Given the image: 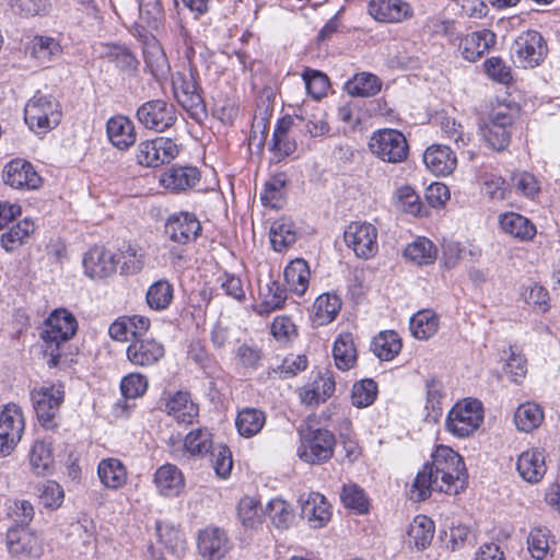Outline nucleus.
I'll return each mask as SVG.
<instances>
[{"label":"nucleus","instance_id":"nucleus-1","mask_svg":"<svg viewBox=\"0 0 560 560\" xmlns=\"http://www.w3.org/2000/svg\"><path fill=\"white\" fill-rule=\"evenodd\" d=\"M465 487L466 468L462 456L451 447L440 445L432 454V462L418 471L410 487V498L420 502L432 491L457 494Z\"/></svg>","mask_w":560,"mask_h":560},{"label":"nucleus","instance_id":"nucleus-2","mask_svg":"<svg viewBox=\"0 0 560 560\" xmlns=\"http://www.w3.org/2000/svg\"><path fill=\"white\" fill-rule=\"evenodd\" d=\"M61 108L51 95L37 92L25 105L24 120L28 128L37 135L47 133L60 124Z\"/></svg>","mask_w":560,"mask_h":560},{"label":"nucleus","instance_id":"nucleus-3","mask_svg":"<svg viewBox=\"0 0 560 560\" xmlns=\"http://www.w3.org/2000/svg\"><path fill=\"white\" fill-rule=\"evenodd\" d=\"M172 88L174 97L191 118L201 121L207 117L202 90L197 82L196 72L191 68L174 73Z\"/></svg>","mask_w":560,"mask_h":560},{"label":"nucleus","instance_id":"nucleus-4","mask_svg":"<svg viewBox=\"0 0 560 560\" xmlns=\"http://www.w3.org/2000/svg\"><path fill=\"white\" fill-rule=\"evenodd\" d=\"M299 434L300 445L296 454L301 460L311 465H320L332 457L336 438L329 430L306 427L301 429Z\"/></svg>","mask_w":560,"mask_h":560},{"label":"nucleus","instance_id":"nucleus-5","mask_svg":"<svg viewBox=\"0 0 560 560\" xmlns=\"http://www.w3.org/2000/svg\"><path fill=\"white\" fill-rule=\"evenodd\" d=\"M77 326L75 317L63 308L54 311L46 319L40 336L46 343L45 351L50 355V366L57 365L60 358L58 348L75 334Z\"/></svg>","mask_w":560,"mask_h":560},{"label":"nucleus","instance_id":"nucleus-6","mask_svg":"<svg viewBox=\"0 0 560 560\" xmlns=\"http://www.w3.org/2000/svg\"><path fill=\"white\" fill-rule=\"evenodd\" d=\"M483 421L482 405L477 399H464L457 402L448 412L446 429L458 438L472 434Z\"/></svg>","mask_w":560,"mask_h":560},{"label":"nucleus","instance_id":"nucleus-7","mask_svg":"<svg viewBox=\"0 0 560 560\" xmlns=\"http://www.w3.org/2000/svg\"><path fill=\"white\" fill-rule=\"evenodd\" d=\"M369 148L373 155L393 164L405 161L409 152L405 136L396 129H381L373 132Z\"/></svg>","mask_w":560,"mask_h":560},{"label":"nucleus","instance_id":"nucleus-8","mask_svg":"<svg viewBox=\"0 0 560 560\" xmlns=\"http://www.w3.org/2000/svg\"><path fill=\"white\" fill-rule=\"evenodd\" d=\"M31 399L39 423L46 429H54L57 425L55 418L65 399L63 386L50 384L34 388Z\"/></svg>","mask_w":560,"mask_h":560},{"label":"nucleus","instance_id":"nucleus-9","mask_svg":"<svg viewBox=\"0 0 560 560\" xmlns=\"http://www.w3.org/2000/svg\"><path fill=\"white\" fill-rule=\"evenodd\" d=\"M377 228L369 222H351L343 233L346 245L361 259H370L377 254Z\"/></svg>","mask_w":560,"mask_h":560},{"label":"nucleus","instance_id":"nucleus-10","mask_svg":"<svg viewBox=\"0 0 560 560\" xmlns=\"http://www.w3.org/2000/svg\"><path fill=\"white\" fill-rule=\"evenodd\" d=\"M178 153L179 149L174 140L166 137H156L141 141L138 144L136 161L141 166L158 167L173 161Z\"/></svg>","mask_w":560,"mask_h":560},{"label":"nucleus","instance_id":"nucleus-11","mask_svg":"<svg viewBox=\"0 0 560 560\" xmlns=\"http://www.w3.org/2000/svg\"><path fill=\"white\" fill-rule=\"evenodd\" d=\"M546 45L540 33L526 31L520 34L511 47V56L515 65L522 68H534L546 55Z\"/></svg>","mask_w":560,"mask_h":560},{"label":"nucleus","instance_id":"nucleus-12","mask_svg":"<svg viewBox=\"0 0 560 560\" xmlns=\"http://www.w3.org/2000/svg\"><path fill=\"white\" fill-rule=\"evenodd\" d=\"M512 115L506 108L493 110L480 125V132L487 144L495 150H504L511 139Z\"/></svg>","mask_w":560,"mask_h":560},{"label":"nucleus","instance_id":"nucleus-13","mask_svg":"<svg viewBox=\"0 0 560 560\" xmlns=\"http://www.w3.org/2000/svg\"><path fill=\"white\" fill-rule=\"evenodd\" d=\"M25 423L21 408L15 404L0 411V456L9 455L20 442Z\"/></svg>","mask_w":560,"mask_h":560},{"label":"nucleus","instance_id":"nucleus-14","mask_svg":"<svg viewBox=\"0 0 560 560\" xmlns=\"http://www.w3.org/2000/svg\"><path fill=\"white\" fill-rule=\"evenodd\" d=\"M137 119L147 129L163 132L175 124L177 117L173 105L163 100H153L138 108Z\"/></svg>","mask_w":560,"mask_h":560},{"label":"nucleus","instance_id":"nucleus-15","mask_svg":"<svg viewBox=\"0 0 560 560\" xmlns=\"http://www.w3.org/2000/svg\"><path fill=\"white\" fill-rule=\"evenodd\" d=\"M119 264L117 255L103 245L92 246L82 258L84 275L93 280L113 276Z\"/></svg>","mask_w":560,"mask_h":560},{"label":"nucleus","instance_id":"nucleus-16","mask_svg":"<svg viewBox=\"0 0 560 560\" xmlns=\"http://www.w3.org/2000/svg\"><path fill=\"white\" fill-rule=\"evenodd\" d=\"M201 232V223L190 212H177L170 215L164 225L166 237L175 244L187 245L197 240Z\"/></svg>","mask_w":560,"mask_h":560},{"label":"nucleus","instance_id":"nucleus-17","mask_svg":"<svg viewBox=\"0 0 560 560\" xmlns=\"http://www.w3.org/2000/svg\"><path fill=\"white\" fill-rule=\"evenodd\" d=\"M7 547L14 557L39 558L44 553L43 539L24 526L12 527L8 530Z\"/></svg>","mask_w":560,"mask_h":560},{"label":"nucleus","instance_id":"nucleus-18","mask_svg":"<svg viewBox=\"0 0 560 560\" xmlns=\"http://www.w3.org/2000/svg\"><path fill=\"white\" fill-rule=\"evenodd\" d=\"M126 354L132 365L150 368L164 358L165 348L154 338H135L127 347Z\"/></svg>","mask_w":560,"mask_h":560},{"label":"nucleus","instance_id":"nucleus-19","mask_svg":"<svg viewBox=\"0 0 560 560\" xmlns=\"http://www.w3.org/2000/svg\"><path fill=\"white\" fill-rule=\"evenodd\" d=\"M213 450L212 433L206 428L190 431L183 443V446H170V453L177 460H187L191 457H203Z\"/></svg>","mask_w":560,"mask_h":560},{"label":"nucleus","instance_id":"nucleus-20","mask_svg":"<svg viewBox=\"0 0 560 560\" xmlns=\"http://www.w3.org/2000/svg\"><path fill=\"white\" fill-rule=\"evenodd\" d=\"M369 14L381 23H401L413 16L410 3L402 0H370Z\"/></svg>","mask_w":560,"mask_h":560},{"label":"nucleus","instance_id":"nucleus-21","mask_svg":"<svg viewBox=\"0 0 560 560\" xmlns=\"http://www.w3.org/2000/svg\"><path fill=\"white\" fill-rule=\"evenodd\" d=\"M4 182L16 189H37L42 177L28 161L15 159L4 167Z\"/></svg>","mask_w":560,"mask_h":560},{"label":"nucleus","instance_id":"nucleus-22","mask_svg":"<svg viewBox=\"0 0 560 560\" xmlns=\"http://www.w3.org/2000/svg\"><path fill=\"white\" fill-rule=\"evenodd\" d=\"M495 44V34L490 30H481L467 34L460 38L459 50L462 57L475 62L479 60Z\"/></svg>","mask_w":560,"mask_h":560},{"label":"nucleus","instance_id":"nucleus-23","mask_svg":"<svg viewBox=\"0 0 560 560\" xmlns=\"http://www.w3.org/2000/svg\"><path fill=\"white\" fill-rule=\"evenodd\" d=\"M155 488L162 497H177L185 488V479L180 469L173 464L162 465L153 476Z\"/></svg>","mask_w":560,"mask_h":560},{"label":"nucleus","instance_id":"nucleus-24","mask_svg":"<svg viewBox=\"0 0 560 560\" xmlns=\"http://www.w3.org/2000/svg\"><path fill=\"white\" fill-rule=\"evenodd\" d=\"M198 549L202 557L220 560L229 550V540L223 530L208 527L199 533Z\"/></svg>","mask_w":560,"mask_h":560},{"label":"nucleus","instance_id":"nucleus-25","mask_svg":"<svg viewBox=\"0 0 560 560\" xmlns=\"http://www.w3.org/2000/svg\"><path fill=\"white\" fill-rule=\"evenodd\" d=\"M425 166L435 175L446 176L457 166L455 153L447 145H431L423 154Z\"/></svg>","mask_w":560,"mask_h":560},{"label":"nucleus","instance_id":"nucleus-26","mask_svg":"<svg viewBox=\"0 0 560 560\" xmlns=\"http://www.w3.org/2000/svg\"><path fill=\"white\" fill-rule=\"evenodd\" d=\"M199 171L191 166H172L160 176V184L171 191H184L199 182Z\"/></svg>","mask_w":560,"mask_h":560},{"label":"nucleus","instance_id":"nucleus-27","mask_svg":"<svg viewBox=\"0 0 560 560\" xmlns=\"http://www.w3.org/2000/svg\"><path fill=\"white\" fill-rule=\"evenodd\" d=\"M516 469L525 481H540L547 470L544 451L532 448L523 452L517 458Z\"/></svg>","mask_w":560,"mask_h":560},{"label":"nucleus","instance_id":"nucleus-28","mask_svg":"<svg viewBox=\"0 0 560 560\" xmlns=\"http://www.w3.org/2000/svg\"><path fill=\"white\" fill-rule=\"evenodd\" d=\"M500 229L520 242L532 241L536 233L535 224L526 217L516 212H505L499 217Z\"/></svg>","mask_w":560,"mask_h":560},{"label":"nucleus","instance_id":"nucleus-29","mask_svg":"<svg viewBox=\"0 0 560 560\" xmlns=\"http://www.w3.org/2000/svg\"><path fill=\"white\" fill-rule=\"evenodd\" d=\"M302 517L307 520L311 527L320 528L327 524L331 516L330 505L326 498L318 493L312 492L302 502Z\"/></svg>","mask_w":560,"mask_h":560},{"label":"nucleus","instance_id":"nucleus-30","mask_svg":"<svg viewBox=\"0 0 560 560\" xmlns=\"http://www.w3.org/2000/svg\"><path fill=\"white\" fill-rule=\"evenodd\" d=\"M106 131L112 144L119 150H126L136 142L133 122L126 116L117 115L108 119Z\"/></svg>","mask_w":560,"mask_h":560},{"label":"nucleus","instance_id":"nucleus-31","mask_svg":"<svg viewBox=\"0 0 560 560\" xmlns=\"http://www.w3.org/2000/svg\"><path fill=\"white\" fill-rule=\"evenodd\" d=\"M335 387L336 382L332 373L326 370L324 373H319L308 386L301 389L300 398L304 404L317 405L329 398L334 394Z\"/></svg>","mask_w":560,"mask_h":560},{"label":"nucleus","instance_id":"nucleus-32","mask_svg":"<svg viewBox=\"0 0 560 560\" xmlns=\"http://www.w3.org/2000/svg\"><path fill=\"white\" fill-rule=\"evenodd\" d=\"M165 411L179 424H190L197 418L199 409L188 393L177 392L167 400Z\"/></svg>","mask_w":560,"mask_h":560},{"label":"nucleus","instance_id":"nucleus-33","mask_svg":"<svg viewBox=\"0 0 560 560\" xmlns=\"http://www.w3.org/2000/svg\"><path fill=\"white\" fill-rule=\"evenodd\" d=\"M434 532V522L430 517L417 515L408 527L406 541L417 550H424L431 545Z\"/></svg>","mask_w":560,"mask_h":560},{"label":"nucleus","instance_id":"nucleus-34","mask_svg":"<svg viewBox=\"0 0 560 560\" xmlns=\"http://www.w3.org/2000/svg\"><path fill=\"white\" fill-rule=\"evenodd\" d=\"M97 475L101 482L108 489L117 490L127 481V469L117 458H105L98 463Z\"/></svg>","mask_w":560,"mask_h":560},{"label":"nucleus","instance_id":"nucleus-35","mask_svg":"<svg viewBox=\"0 0 560 560\" xmlns=\"http://www.w3.org/2000/svg\"><path fill=\"white\" fill-rule=\"evenodd\" d=\"M30 56L39 65H47L60 56L62 49L58 40L50 36H35L26 46Z\"/></svg>","mask_w":560,"mask_h":560},{"label":"nucleus","instance_id":"nucleus-36","mask_svg":"<svg viewBox=\"0 0 560 560\" xmlns=\"http://www.w3.org/2000/svg\"><path fill=\"white\" fill-rule=\"evenodd\" d=\"M266 423V413L257 408L246 407L238 411L235 425L240 435L252 438L258 434Z\"/></svg>","mask_w":560,"mask_h":560},{"label":"nucleus","instance_id":"nucleus-37","mask_svg":"<svg viewBox=\"0 0 560 560\" xmlns=\"http://www.w3.org/2000/svg\"><path fill=\"white\" fill-rule=\"evenodd\" d=\"M310 268L304 259L292 260L284 269V279L291 292L303 295L308 287Z\"/></svg>","mask_w":560,"mask_h":560},{"label":"nucleus","instance_id":"nucleus-38","mask_svg":"<svg viewBox=\"0 0 560 560\" xmlns=\"http://www.w3.org/2000/svg\"><path fill=\"white\" fill-rule=\"evenodd\" d=\"M332 355L336 366L341 371H348L357 362V349L351 334H340L334 343Z\"/></svg>","mask_w":560,"mask_h":560},{"label":"nucleus","instance_id":"nucleus-39","mask_svg":"<svg viewBox=\"0 0 560 560\" xmlns=\"http://www.w3.org/2000/svg\"><path fill=\"white\" fill-rule=\"evenodd\" d=\"M371 350L380 360L390 361L400 352L401 340L393 330L382 331L373 338Z\"/></svg>","mask_w":560,"mask_h":560},{"label":"nucleus","instance_id":"nucleus-40","mask_svg":"<svg viewBox=\"0 0 560 560\" xmlns=\"http://www.w3.org/2000/svg\"><path fill=\"white\" fill-rule=\"evenodd\" d=\"M439 317L430 310H422L410 319V331L420 340H427L434 336L439 329Z\"/></svg>","mask_w":560,"mask_h":560},{"label":"nucleus","instance_id":"nucleus-41","mask_svg":"<svg viewBox=\"0 0 560 560\" xmlns=\"http://www.w3.org/2000/svg\"><path fill=\"white\" fill-rule=\"evenodd\" d=\"M382 82L377 75L361 72L346 83V90L351 96L371 97L380 92Z\"/></svg>","mask_w":560,"mask_h":560},{"label":"nucleus","instance_id":"nucleus-42","mask_svg":"<svg viewBox=\"0 0 560 560\" xmlns=\"http://www.w3.org/2000/svg\"><path fill=\"white\" fill-rule=\"evenodd\" d=\"M287 176L283 173L273 175L265 184L260 194V200L264 206L272 209H280L284 203Z\"/></svg>","mask_w":560,"mask_h":560},{"label":"nucleus","instance_id":"nucleus-43","mask_svg":"<svg viewBox=\"0 0 560 560\" xmlns=\"http://www.w3.org/2000/svg\"><path fill=\"white\" fill-rule=\"evenodd\" d=\"M260 296L261 302L257 305V312L261 315L281 308L287 300L285 290L277 281H270L260 288Z\"/></svg>","mask_w":560,"mask_h":560},{"label":"nucleus","instance_id":"nucleus-44","mask_svg":"<svg viewBox=\"0 0 560 560\" xmlns=\"http://www.w3.org/2000/svg\"><path fill=\"white\" fill-rule=\"evenodd\" d=\"M138 25L143 30L158 31L164 21V12L160 0H139Z\"/></svg>","mask_w":560,"mask_h":560},{"label":"nucleus","instance_id":"nucleus-45","mask_svg":"<svg viewBox=\"0 0 560 560\" xmlns=\"http://www.w3.org/2000/svg\"><path fill=\"white\" fill-rule=\"evenodd\" d=\"M30 464L36 475L49 474L54 464L51 444L46 441H36L30 453Z\"/></svg>","mask_w":560,"mask_h":560},{"label":"nucleus","instance_id":"nucleus-46","mask_svg":"<svg viewBox=\"0 0 560 560\" xmlns=\"http://www.w3.org/2000/svg\"><path fill=\"white\" fill-rule=\"evenodd\" d=\"M544 413L541 408L534 402L521 405L514 413L516 428L523 432H530L542 422Z\"/></svg>","mask_w":560,"mask_h":560},{"label":"nucleus","instance_id":"nucleus-47","mask_svg":"<svg viewBox=\"0 0 560 560\" xmlns=\"http://www.w3.org/2000/svg\"><path fill=\"white\" fill-rule=\"evenodd\" d=\"M173 285L164 279L152 283L147 291V303L155 311L166 310L173 301Z\"/></svg>","mask_w":560,"mask_h":560},{"label":"nucleus","instance_id":"nucleus-48","mask_svg":"<svg viewBox=\"0 0 560 560\" xmlns=\"http://www.w3.org/2000/svg\"><path fill=\"white\" fill-rule=\"evenodd\" d=\"M296 232L294 224L287 219H280L272 223L270 229V242L277 252H281L294 244Z\"/></svg>","mask_w":560,"mask_h":560},{"label":"nucleus","instance_id":"nucleus-49","mask_svg":"<svg viewBox=\"0 0 560 560\" xmlns=\"http://www.w3.org/2000/svg\"><path fill=\"white\" fill-rule=\"evenodd\" d=\"M438 255L435 245L425 237H419L405 248V257L417 265L432 264Z\"/></svg>","mask_w":560,"mask_h":560},{"label":"nucleus","instance_id":"nucleus-50","mask_svg":"<svg viewBox=\"0 0 560 560\" xmlns=\"http://www.w3.org/2000/svg\"><path fill=\"white\" fill-rule=\"evenodd\" d=\"M35 225L33 221L24 219L13 224L7 232L1 235V245L7 252H12L20 247L24 241L34 232Z\"/></svg>","mask_w":560,"mask_h":560},{"label":"nucleus","instance_id":"nucleus-51","mask_svg":"<svg viewBox=\"0 0 560 560\" xmlns=\"http://www.w3.org/2000/svg\"><path fill=\"white\" fill-rule=\"evenodd\" d=\"M155 532L159 541L173 553H180L185 550V540L179 530L170 522H156Z\"/></svg>","mask_w":560,"mask_h":560},{"label":"nucleus","instance_id":"nucleus-52","mask_svg":"<svg viewBox=\"0 0 560 560\" xmlns=\"http://www.w3.org/2000/svg\"><path fill=\"white\" fill-rule=\"evenodd\" d=\"M341 308V301L336 294H322L314 303L316 320L319 325H325L335 319Z\"/></svg>","mask_w":560,"mask_h":560},{"label":"nucleus","instance_id":"nucleus-53","mask_svg":"<svg viewBox=\"0 0 560 560\" xmlns=\"http://www.w3.org/2000/svg\"><path fill=\"white\" fill-rule=\"evenodd\" d=\"M550 530L547 527H534L527 537V548L532 557L542 560L550 548Z\"/></svg>","mask_w":560,"mask_h":560},{"label":"nucleus","instance_id":"nucleus-54","mask_svg":"<svg viewBox=\"0 0 560 560\" xmlns=\"http://www.w3.org/2000/svg\"><path fill=\"white\" fill-rule=\"evenodd\" d=\"M479 255L477 248H466L457 242H444L442 244V258L447 268L455 267L459 260L466 259L468 256L474 259Z\"/></svg>","mask_w":560,"mask_h":560},{"label":"nucleus","instance_id":"nucleus-55","mask_svg":"<svg viewBox=\"0 0 560 560\" xmlns=\"http://www.w3.org/2000/svg\"><path fill=\"white\" fill-rule=\"evenodd\" d=\"M340 498L346 508L354 510L359 514L369 511V500L364 491L357 485H345Z\"/></svg>","mask_w":560,"mask_h":560},{"label":"nucleus","instance_id":"nucleus-56","mask_svg":"<svg viewBox=\"0 0 560 560\" xmlns=\"http://www.w3.org/2000/svg\"><path fill=\"white\" fill-rule=\"evenodd\" d=\"M238 516L247 528H255L261 523V508L259 501L253 497H244L238 503Z\"/></svg>","mask_w":560,"mask_h":560},{"label":"nucleus","instance_id":"nucleus-57","mask_svg":"<svg viewBox=\"0 0 560 560\" xmlns=\"http://www.w3.org/2000/svg\"><path fill=\"white\" fill-rule=\"evenodd\" d=\"M377 395V385L373 380H362L355 383L351 392L352 405L365 408L372 405Z\"/></svg>","mask_w":560,"mask_h":560},{"label":"nucleus","instance_id":"nucleus-58","mask_svg":"<svg viewBox=\"0 0 560 560\" xmlns=\"http://www.w3.org/2000/svg\"><path fill=\"white\" fill-rule=\"evenodd\" d=\"M267 513L272 524L279 529H287L294 521L290 506L281 499H273L267 505Z\"/></svg>","mask_w":560,"mask_h":560},{"label":"nucleus","instance_id":"nucleus-59","mask_svg":"<svg viewBox=\"0 0 560 560\" xmlns=\"http://www.w3.org/2000/svg\"><path fill=\"white\" fill-rule=\"evenodd\" d=\"M302 78L305 82L307 93L315 100H319L326 95L329 89L328 77L318 71L312 69H305L302 73Z\"/></svg>","mask_w":560,"mask_h":560},{"label":"nucleus","instance_id":"nucleus-60","mask_svg":"<svg viewBox=\"0 0 560 560\" xmlns=\"http://www.w3.org/2000/svg\"><path fill=\"white\" fill-rule=\"evenodd\" d=\"M442 384L436 380L427 382V418L436 421L442 416Z\"/></svg>","mask_w":560,"mask_h":560},{"label":"nucleus","instance_id":"nucleus-61","mask_svg":"<svg viewBox=\"0 0 560 560\" xmlns=\"http://www.w3.org/2000/svg\"><path fill=\"white\" fill-rule=\"evenodd\" d=\"M148 378L141 373H129L120 382V390L126 398L141 397L148 389Z\"/></svg>","mask_w":560,"mask_h":560},{"label":"nucleus","instance_id":"nucleus-62","mask_svg":"<svg viewBox=\"0 0 560 560\" xmlns=\"http://www.w3.org/2000/svg\"><path fill=\"white\" fill-rule=\"evenodd\" d=\"M38 491L40 502L45 508L56 510L61 506L65 492L58 482L54 480H47L40 485Z\"/></svg>","mask_w":560,"mask_h":560},{"label":"nucleus","instance_id":"nucleus-63","mask_svg":"<svg viewBox=\"0 0 560 560\" xmlns=\"http://www.w3.org/2000/svg\"><path fill=\"white\" fill-rule=\"evenodd\" d=\"M72 534L79 538L78 550L81 553H86L95 548V526L92 521L78 522L72 525Z\"/></svg>","mask_w":560,"mask_h":560},{"label":"nucleus","instance_id":"nucleus-64","mask_svg":"<svg viewBox=\"0 0 560 560\" xmlns=\"http://www.w3.org/2000/svg\"><path fill=\"white\" fill-rule=\"evenodd\" d=\"M121 272L135 275L142 270L144 266V254L141 248L128 245L121 250Z\"/></svg>","mask_w":560,"mask_h":560}]
</instances>
